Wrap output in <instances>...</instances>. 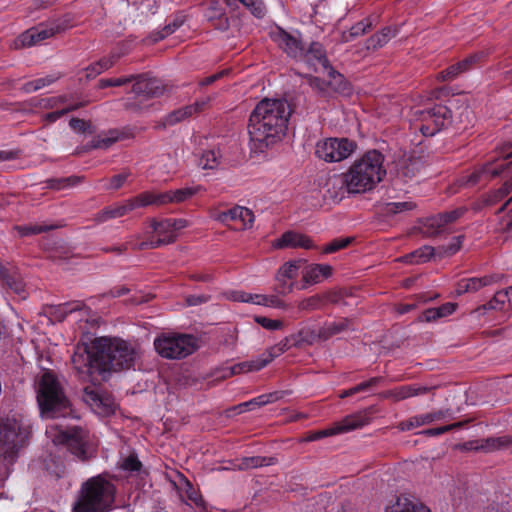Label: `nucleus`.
<instances>
[{"mask_svg":"<svg viewBox=\"0 0 512 512\" xmlns=\"http://www.w3.org/2000/svg\"><path fill=\"white\" fill-rule=\"evenodd\" d=\"M416 501L405 496H397L385 507V512H412Z\"/></svg>","mask_w":512,"mask_h":512,"instance_id":"37","label":"nucleus"},{"mask_svg":"<svg viewBox=\"0 0 512 512\" xmlns=\"http://www.w3.org/2000/svg\"><path fill=\"white\" fill-rule=\"evenodd\" d=\"M16 229L18 230V232L21 236H28V235L41 233V232L45 231L47 229V227L42 226V225H25V226H18V227H16Z\"/></svg>","mask_w":512,"mask_h":512,"instance_id":"58","label":"nucleus"},{"mask_svg":"<svg viewBox=\"0 0 512 512\" xmlns=\"http://www.w3.org/2000/svg\"><path fill=\"white\" fill-rule=\"evenodd\" d=\"M434 255V248L432 246H423L406 256L409 263L419 264L429 261Z\"/></svg>","mask_w":512,"mask_h":512,"instance_id":"42","label":"nucleus"},{"mask_svg":"<svg viewBox=\"0 0 512 512\" xmlns=\"http://www.w3.org/2000/svg\"><path fill=\"white\" fill-rule=\"evenodd\" d=\"M37 401L42 418L54 420L46 427L47 438L55 445H65L71 454L80 460L91 458L95 449L89 441L87 431L58 422L59 418L72 416L73 410L60 383L50 372H45L41 376Z\"/></svg>","mask_w":512,"mask_h":512,"instance_id":"1","label":"nucleus"},{"mask_svg":"<svg viewBox=\"0 0 512 512\" xmlns=\"http://www.w3.org/2000/svg\"><path fill=\"white\" fill-rule=\"evenodd\" d=\"M378 378H371L370 380L368 381H365V382H362L348 390H345L341 395L340 397L341 398H345V397H348V396H351V395H354L356 393H359V392H362V391H365L367 390L369 387L375 385L377 382H378Z\"/></svg>","mask_w":512,"mask_h":512,"instance_id":"51","label":"nucleus"},{"mask_svg":"<svg viewBox=\"0 0 512 512\" xmlns=\"http://www.w3.org/2000/svg\"><path fill=\"white\" fill-rule=\"evenodd\" d=\"M466 212L465 207H458L449 212L440 213L426 218L420 225V231L427 237L436 236L446 230V227L461 218Z\"/></svg>","mask_w":512,"mask_h":512,"instance_id":"15","label":"nucleus"},{"mask_svg":"<svg viewBox=\"0 0 512 512\" xmlns=\"http://www.w3.org/2000/svg\"><path fill=\"white\" fill-rule=\"evenodd\" d=\"M446 413L444 411H435L429 412L421 415H415L409 418L406 421H402L399 423L398 427L401 431H409L414 428L430 424L436 420L443 419Z\"/></svg>","mask_w":512,"mask_h":512,"instance_id":"26","label":"nucleus"},{"mask_svg":"<svg viewBox=\"0 0 512 512\" xmlns=\"http://www.w3.org/2000/svg\"><path fill=\"white\" fill-rule=\"evenodd\" d=\"M131 176L129 171H123L120 174L114 175L109 179H101L100 186L106 190H117L121 188L127 179Z\"/></svg>","mask_w":512,"mask_h":512,"instance_id":"41","label":"nucleus"},{"mask_svg":"<svg viewBox=\"0 0 512 512\" xmlns=\"http://www.w3.org/2000/svg\"><path fill=\"white\" fill-rule=\"evenodd\" d=\"M148 196L146 193H141L135 198L128 199L121 204H115L105 207L97 213L95 220L98 223H103L111 219H116L125 216L130 211L148 206Z\"/></svg>","mask_w":512,"mask_h":512,"instance_id":"17","label":"nucleus"},{"mask_svg":"<svg viewBox=\"0 0 512 512\" xmlns=\"http://www.w3.org/2000/svg\"><path fill=\"white\" fill-rule=\"evenodd\" d=\"M224 16V8L219 1L209 0L205 4V17L209 20L221 19Z\"/></svg>","mask_w":512,"mask_h":512,"instance_id":"44","label":"nucleus"},{"mask_svg":"<svg viewBox=\"0 0 512 512\" xmlns=\"http://www.w3.org/2000/svg\"><path fill=\"white\" fill-rule=\"evenodd\" d=\"M297 59L305 62L309 67L313 68L315 72H327L331 81H334L335 84L340 83L343 79L341 74L337 73L329 66L323 47L318 42L311 43L308 50L304 48V55Z\"/></svg>","mask_w":512,"mask_h":512,"instance_id":"11","label":"nucleus"},{"mask_svg":"<svg viewBox=\"0 0 512 512\" xmlns=\"http://www.w3.org/2000/svg\"><path fill=\"white\" fill-rule=\"evenodd\" d=\"M209 102V98L201 101H196L192 105H188L182 108H179L170 114H168L165 118L166 125H174L178 122L185 120L186 118L192 116L198 111L202 110L203 107Z\"/></svg>","mask_w":512,"mask_h":512,"instance_id":"28","label":"nucleus"},{"mask_svg":"<svg viewBox=\"0 0 512 512\" xmlns=\"http://www.w3.org/2000/svg\"><path fill=\"white\" fill-rule=\"evenodd\" d=\"M5 274L6 275L0 276V280L6 284L9 289H11L20 299H25L27 297L25 283L17 269L14 267H8Z\"/></svg>","mask_w":512,"mask_h":512,"instance_id":"27","label":"nucleus"},{"mask_svg":"<svg viewBox=\"0 0 512 512\" xmlns=\"http://www.w3.org/2000/svg\"><path fill=\"white\" fill-rule=\"evenodd\" d=\"M493 281H494V277H492V276L463 279L458 283L456 293L458 295H460L465 292H475L484 286L490 285Z\"/></svg>","mask_w":512,"mask_h":512,"instance_id":"30","label":"nucleus"},{"mask_svg":"<svg viewBox=\"0 0 512 512\" xmlns=\"http://www.w3.org/2000/svg\"><path fill=\"white\" fill-rule=\"evenodd\" d=\"M301 261L287 262L280 267L277 273V280L282 284L281 292L287 293L292 290L293 284L288 283V280H292L297 277Z\"/></svg>","mask_w":512,"mask_h":512,"instance_id":"29","label":"nucleus"},{"mask_svg":"<svg viewBox=\"0 0 512 512\" xmlns=\"http://www.w3.org/2000/svg\"><path fill=\"white\" fill-rule=\"evenodd\" d=\"M81 177L79 176H70L66 178H60V179H53L49 181V185L51 188L56 190L65 189L68 187L76 186L81 182Z\"/></svg>","mask_w":512,"mask_h":512,"instance_id":"48","label":"nucleus"},{"mask_svg":"<svg viewBox=\"0 0 512 512\" xmlns=\"http://www.w3.org/2000/svg\"><path fill=\"white\" fill-rule=\"evenodd\" d=\"M302 273L303 288H306L328 278L332 273V268L327 264H311L307 265Z\"/></svg>","mask_w":512,"mask_h":512,"instance_id":"23","label":"nucleus"},{"mask_svg":"<svg viewBox=\"0 0 512 512\" xmlns=\"http://www.w3.org/2000/svg\"><path fill=\"white\" fill-rule=\"evenodd\" d=\"M77 107H78L77 105H71V106L62 108L60 110H56L54 112L47 113L44 116V120L47 121V122H50V123L55 122L59 118H61L63 115H65L66 113H68V112H70L72 110H75Z\"/></svg>","mask_w":512,"mask_h":512,"instance_id":"57","label":"nucleus"},{"mask_svg":"<svg viewBox=\"0 0 512 512\" xmlns=\"http://www.w3.org/2000/svg\"><path fill=\"white\" fill-rule=\"evenodd\" d=\"M220 154L218 150L211 149L203 152L199 160V166L202 169H214L220 163Z\"/></svg>","mask_w":512,"mask_h":512,"instance_id":"43","label":"nucleus"},{"mask_svg":"<svg viewBox=\"0 0 512 512\" xmlns=\"http://www.w3.org/2000/svg\"><path fill=\"white\" fill-rule=\"evenodd\" d=\"M216 219L228 226L234 224L233 228L238 230L251 228L255 220L253 212L243 206H235L223 211L216 216Z\"/></svg>","mask_w":512,"mask_h":512,"instance_id":"20","label":"nucleus"},{"mask_svg":"<svg viewBox=\"0 0 512 512\" xmlns=\"http://www.w3.org/2000/svg\"><path fill=\"white\" fill-rule=\"evenodd\" d=\"M273 247L283 249V248H304V249H312L314 248L312 240L300 233L288 231L285 232L280 238L276 239L273 242Z\"/></svg>","mask_w":512,"mask_h":512,"instance_id":"22","label":"nucleus"},{"mask_svg":"<svg viewBox=\"0 0 512 512\" xmlns=\"http://www.w3.org/2000/svg\"><path fill=\"white\" fill-rule=\"evenodd\" d=\"M116 488L102 475L89 478L81 485L74 512H109L115 503Z\"/></svg>","mask_w":512,"mask_h":512,"instance_id":"4","label":"nucleus"},{"mask_svg":"<svg viewBox=\"0 0 512 512\" xmlns=\"http://www.w3.org/2000/svg\"><path fill=\"white\" fill-rule=\"evenodd\" d=\"M264 465H266L265 458H262L259 456H253V457H246V458L242 459L239 467L241 469H250V468L262 467Z\"/></svg>","mask_w":512,"mask_h":512,"instance_id":"54","label":"nucleus"},{"mask_svg":"<svg viewBox=\"0 0 512 512\" xmlns=\"http://www.w3.org/2000/svg\"><path fill=\"white\" fill-rule=\"evenodd\" d=\"M349 321L347 319H341L337 321H331L325 323L321 328L319 335L324 339H328L334 335H337L348 328Z\"/></svg>","mask_w":512,"mask_h":512,"instance_id":"36","label":"nucleus"},{"mask_svg":"<svg viewBox=\"0 0 512 512\" xmlns=\"http://www.w3.org/2000/svg\"><path fill=\"white\" fill-rule=\"evenodd\" d=\"M508 298L504 290L495 293L494 297L483 306L484 309L503 310L508 305Z\"/></svg>","mask_w":512,"mask_h":512,"instance_id":"46","label":"nucleus"},{"mask_svg":"<svg viewBox=\"0 0 512 512\" xmlns=\"http://www.w3.org/2000/svg\"><path fill=\"white\" fill-rule=\"evenodd\" d=\"M495 197L499 200H502L505 197H509V200L506 201L505 206L509 205L512 199V180L505 182L504 185L496 192Z\"/></svg>","mask_w":512,"mask_h":512,"instance_id":"59","label":"nucleus"},{"mask_svg":"<svg viewBox=\"0 0 512 512\" xmlns=\"http://www.w3.org/2000/svg\"><path fill=\"white\" fill-rule=\"evenodd\" d=\"M456 307L457 305L455 303L447 302L439 307L425 310L421 316V319L426 322H431L440 318L447 317L455 312Z\"/></svg>","mask_w":512,"mask_h":512,"instance_id":"33","label":"nucleus"},{"mask_svg":"<svg viewBox=\"0 0 512 512\" xmlns=\"http://www.w3.org/2000/svg\"><path fill=\"white\" fill-rule=\"evenodd\" d=\"M512 445V437L501 436L496 438H488L481 445V449L486 452L500 450Z\"/></svg>","mask_w":512,"mask_h":512,"instance_id":"39","label":"nucleus"},{"mask_svg":"<svg viewBox=\"0 0 512 512\" xmlns=\"http://www.w3.org/2000/svg\"><path fill=\"white\" fill-rule=\"evenodd\" d=\"M102 351L103 372L130 369L139 357L138 349L129 342L118 338H106Z\"/></svg>","mask_w":512,"mask_h":512,"instance_id":"6","label":"nucleus"},{"mask_svg":"<svg viewBox=\"0 0 512 512\" xmlns=\"http://www.w3.org/2000/svg\"><path fill=\"white\" fill-rule=\"evenodd\" d=\"M83 400L95 414L101 417H108L114 414L117 409L115 399L109 394L98 391L96 388L86 387L83 393Z\"/></svg>","mask_w":512,"mask_h":512,"instance_id":"18","label":"nucleus"},{"mask_svg":"<svg viewBox=\"0 0 512 512\" xmlns=\"http://www.w3.org/2000/svg\"><path fill=\"white\" fill-rule=\"evenodd\" d=\"M28 436V431L15 418L0 420V456L12 460L16 451L21 447Z\"/></svg>","mask_w":512,"mask_h":512,"instance_id":"9","label":"nucleus"},{"mask_svg":"<svg viewBox=\"0 0 512 512\" xmlns=\"http://www.w3.org/2000/svg\"><path fill=\"white\" fill-rule=\"evenodd\" d=\"M428 391L425 386L404 385L396 387L388 392V396L396 401L404 400L413 396L424 394Z\"/></svg>","mask_w":512,"mask_h":512,"instance_id":"31","label":"nucleus"},{"mask_svg":"<svg viewBox=\"0 0 512 512\" xmlns=\"http://www.w3.org/2000/svg\"><path fill=\"white\" fill-rule=\"evenodd\" d=\"M502 160H497L494 164H486L481 169L473 171L466 180L461 179V184L464 185H476L483 178L486 177H495L503 173L505 169H507L511 164L512 160V144H509L507 147L503 149L501 152Z\"/></svg>","mask_w":512,"mask_h":512,"instance_id":"14","label":"nucleus"},{"mask_svg":"<svg viewBox=\"0 0 512 512\" xmlns=\"http://www.w3.org/2000/svg\"><path fill=\"white\" fill-rule=\"evenodd\" d=\"M415 207L416 205L412 201L389 202L383 206L382 211L385 215L389 216L411 211Z\"/></svg>","mask_w":512,"mask_h":512,"instance_id":"40","label":"nucleus"},{"mask_svg":"<svg viewBox=\"0 0 512 512\" xmlns=\"http://www.w3.org/2000/svg\"><path fill=\"white\" fill-rule=\"evenodd\" d=\"M370 27L371 22L368 20L359 22L351 28L350 34L352 36L363 35Z\"/></svg>","mask_w":512,"mask_h":512,"instance_id":"64","label":"nucleus"},{"mask_svg":"<svg viewBox=\"0 0 512 512\" xmlns=\"http://www.w3.org/2000/svg\"><path fill=\"white\" fill-rule=\"evenodd\" d=\"M133 77H119L114 79H101L99 81L100 88L112 87V86H122L128 82H131Z\"/></svg>","mask_w":512,"mask_h":512,"instance_id":"56","label":"nucleus"},{"mask_svg":"<svg viewBox=\"0 0 512 512\" xmlns=\"http://www.w3.org/2000/svg\"><path fill=\"white\" fill-rule=\"evenodd\" d=\"M105 337L96 338L90 344H78L72 355V364L80 378L90 381L94 373L103 372L102 351Z\"/></svg>","mask_w":512,"mask_h":512,"instance_id":"5","label":"nucleus"},{"mask_svg":"<svg viewBox=\"0 0 512 512\" xmlns=\"http://www.w3.org/2000/svg\"><path fill=\"white\" fill-rule=\"evenodd\" d=\"M351 242L352 238L350 237L334 239L322 249V252L325 254L334 253L347 247Z\"/></svg>","mask_w":512,"mask_h":512,"instance_id":"49","label":"nucleus"},{"mask_svg":"<svg viewBox=\"0 0 512 512\" xmlns=\"http://www.w3.org/2000/svg\"><path fill=\"white\" fill-rule=\"evenodd\" d=\"M279 399H280V394L278 392L262 394V395L256 397V401H258V407L273 403Z\"/></svg>","mask_w":512,"mask_h":512,"instance_id":"62","label":"nucleus"},{"mask_svg":"<svg viewBox=\"0 0 512 512\" xmlns=\"http://www.w3.org/2000/svg\"><path fill=\"white\" fill-rule=\"evenodd\" d=\"M290 114L285 100L265 98L258 102L248 123L253 148L263 151L279 142L285 135Z\"/></svg>","mask_w":512,"mask_h":512,"instance_id":"2","label":"nucleus"},{"mask_svg":"<svg viewBox=\"0 0 512 512\" xmlns=\"http://www.w3.org/2000/svg\"><path fill=\"white\" fill-rule=\"evenodd\" d=\"M134 79L135 83L132 90L137 95L156 96L163 92L160 81L156 78L140 75Z\"/></svg>","mask_w":512,"mask_h":512,"instance_id":"25","label":"nucleus"},{"mask_svg":"<svg viewBox=\"0 0 512 512\" xmlns=\"http://www.w3.org/2000/svg\"><path fill=\"white\" fill-rule=\"evenodd\" d=\"M333 435H336V434L333 429V426H331L329 428L310 433L307 436L306 441H316V440H319V439H322L325 437H329V436H333Z\"/></svg>","mask_w":512,"mask_h":512,"instance_id":"60","label":"nucleus"},{"mask_svg":"<svg viewBox=\"0 0 512 512\" xmlns=\"http://www.w3.org/2000/svg\"><path fill=\"white\" fill-rule=\"evenodd\" d=\"M460 73H463V68H461L459 63H457L440 72L438 78L443 81H451L455 79Z\"/></svg>","mask_w":512,"mask_h":512,"instance_id":"53","label":"nucleus"},{"mask_svg":"<svg viewBox=\"0 0 512 512\" xmlns=\"http://www.w3.org/2000/svg\"><path fill=\"white\" fill-rule=\"evenodd\" d=\"M155 350L167 359H181L197 349V339L188 334H163L154 340Z\"/></svg>","mask_w":512,"mask_h":512,"instance_id":"7","label":"nucleus"},{"mask_svg":"<svg viewBox=\"0 0 512 512\" xmlns=\"http://www.w3.org/2000/svg\"><path fill=\"white\" fill-rule=\"evenodd\" d=\"M290 347V338L286 337L275 346L269 348L254 360L239 363L231 368V374L259 371L267 366L274 358L280 356Z\"/></svg>","mask_w":512,"mask_h":512,"instance_id":"13","label":"nucleus"},{"mask_svg":"<svg viewBox=\"0 0 512 512\" xmlns=\"http://www.w3.org/2000/svg\"><path fill=\"white\" fill-rule=\"evenodd\" d=\"M230 298L237 302L252 303L263 306L270 305V299L268 297L260 294L246 293L244 291H233L230 293Z\"/></svg>","mask_w":512,"mask_h":512,"instance_id":"34","label":"nucleus"},{"mask_svg":"<svg viewBox=\"0 0 512 512\" xmlns=\"http://www.w3.org/2000/svg\"><path fill=\"white\" fill-rule=\"evenodd\" d=\"M59 78H60L59 73H53V74L47 75L45 77H41V78H38V79H35L32 81H28L22 86V90L26 93H32V92H35V91L42 89L46 86L51 85Z\"/></svg>","mask_w":512,"mask_h":512,"instance_id":"35","label":"nucleus"},{"mask_svg":"<svg viewBox=\"0 0 512 512\" xmlns=\"http://www.w3.org/2000/svg\"><path fill=\"white\" fill-rule=\"evenodd\" d=\"M484 54L482 52L472 54L468 57H466L461 62H458L459 65H461V68H463V72L469 70L476 62H478Z\"/></svg>","mask_w":512,"mask_h":512,"instance_id":"61","label":"nucleus"},{"mask_svg":"<svg viewBox=\"0 0 512 512\" xmlns=\"http://www.w3.org/2000/svg\"><path fill=\"white\" fill-rule=\"evenodd\" d=\"M457 426H459V424H451V425H446L443 427L426 429L422 433L425 435H428V436H439L445 432L452 430L453 428H455Z\"/></svg>","mask_w":512,"mask_h":512,"instance_id":"63","label":"nucleus"},{"mask_svg":"<svg viewBox=\"0 0 512 512\" xmlns=\"http://www.w3.org/2000/svg\"><path fill=\"white\" fill-rule=\"evenodd\" d=\"M244 6L250 9L257 18L265 15V7L261 0H239Z\"/></svg>","mask_w":512,"mask_h":512,"instance_id":"50","label":"nucleus"},{"mask_svg":"<svg viewBox=\"0 0 512 512\" xmlns=\"http://www.w3.org/2000/svg\"><path fill=\"white\" fill-rule=\"evenodd\" d=\"M53 27L38 25L23 32L14 42L15 48H24L37 45L55 34Z\"/></svg>","mask_w":512,"mask_h":512,"instance_id":"21","label":"nucleus"},{"mask_svg":"<svg viewBox=\"0 0 512 512\" xmlns=\"http://www.w3.org/2000/svg\"><path fill=\"white\" fill-rule=\"evenodd\" d=\"M396 35V30L391 27L382 29L381 32L371 36L368 40V48L377 49L384 46Z\"/></svg>","mask_w":512,"mask_h":512,"instance_id":"38","label":"nucleus"},{"mask_svg":"<svg viewBox=\"0 0 512 512\" xmlns=\"http://www.w3.org/2000/svg\"><path fill=\"white\" fill-rule=\"evenodd\" d=\"M384 158L376 150L365 153L343 174L344 185L350 194L366 193L373 190L386 174Z\"/></svg>","mask_w":512,"mask_h":512,"instance_id":"3","label":"nucleus"},{"mask_svg":"<svg viewBox=\"0 0 512 512\" xmlns=\"http://www.w3.org/2000/svg\"><path fill=\"white\" fill-rule=\"evenodd\" d=\"M127 51L128 48L126 46L119 50L113 51L110 57L103 58L99 60L95 65H93L90 69V72L88 73V76H95L109 69L121 56L125 55Z\"/></svg>","mask_w":512,"mask_h":512,"instance_id":"32","label":"nucleus"},{"mask_svg":"<svg viewBox=\"0 0 512 512\" xmlns=\"http://www.w3.org/2000/svg\"><path fill=\"white\" fill-rule=\"evenodd\" d=\"M120 468L124 471L130 472V473H141L142 464L138 460L137 456L134 454H130L127 457H125L121 463Z\"/></svg>","mask_w":512,"mask_h":512,"instance_id":"45","label":"nucleus"},{"mask_svg":"<svg viewBox=\"0 0 512 512\" xmlns=\"http://www.w3.org/2000/svg\"><path fill=\"white\" fill-rule=\"evenodd\" d=\"M255 321L259 325H261L263 328H265L267 330H271V331L280 330L283 327L282 321L276 320V319H270V318L263 317V316L255 317Z\"/></svg>","mask_w":512,"mask_h":512,"instance_id":"52","label":"nucleus"},{"mask_svg":"<svg viewBox=\"0 0 512 512\" xmlns=\"http://www.w3.org/2000/svg\"><path fill=\"white\" fill-rule=\"evenodd\" d=\"M462 238L463 237H461V236L453 238L450 244L441 247L440 253L442 255H447V256L455 254L461 247Z\"/></svg>","mask_w":512,"mask_h":512,"instance_id":"55","label":"nucleus"},{"mask_svg":"<svg viewBox=\"0 0 512 512\" xmlns=\"http://www.w3.org/2000/svg\"><path fill=\"white\" fill-rule=\"evenodd\" d=\"M451 118L450 110L443 105L413 112L412 126L425 137H431L441 131Z\"/></svg>","mask_w":512,"mask_h":512,"instance_id":"8","label":"nucleus"},{"mask_svg":"<svg viewBox=\"0 0 512 512\" xmlns=\"http://www.w3.org/2000/svg\"><path fill=\"white\" fill-rule=\"evenodd\" d=\"M269 36L288 56L297 59L304 55V45L298 31L288 32L274 26L270 28Z\"/></svg>","mask_w":512,"mask_h":512,"instance_id":"12","label":"nucleus"},{"mask_svg":"<svg viewBox=\"0 0 512 512\" xmlns=\"http://www.w3.org/2000/svg\"><path fill=\"white\" fill-rule=\"evenodd\" d=\"M34 106L43 108V109H52L57 108L60 104L64 103L66 101V97L64 96H53V97H46L41 99H35L33 100Z\"/></svg>","mask_w":512,"mask_h":512,"instance_id":"47","label":"nucleus"},{"mask_svg":"<svg viewBox=\"0 0 512 512\" xmlns=\"http://www.w3.org/2000/svg\"><path fill=\"white\" fill-rule=\"evenodd\" d=\"M355 148L356 144L347 138H327L317 143L315 154L326 162H340L348 158Z\"/></svg>","mask_w":512,"mask_h":512,"instance_id":"10","label":"nucleus"},{"mask_svg":"<svg viewBox=\"0 0 512 512\" xmlns=\"http://www.w3.org/2000/svg\"><path fill=\"white\" fill-rule=\"evenodd\" d=\"M369 423V417L365 412H358L346 416L341 421L333 424L335 434H343L361 428Z\"/></svg>","mask_w":512,"mask_h":512,"instance_id":"24","label":"nucleus"},{"mask_svg":"<svg viewBox=\"0 0 512 512\" xmlns=\"http://www.w3.org/2000/svg\"><path fill=\"white\" fill-rule=\"evenodd\" d=\"M151 228L157 236L156 240L143 241L138 244H134L132 241H128L127 244L134 249H152L164 244L172 243L177 238V234L173 232L172 226L168 219L161 221H151Z\"/></svg>","mask_w":512,"mask_h":512,"instance_id":"19","label":"nucleus"},{"mask_svg":"<svg viewBox=\"0 0 512 512\" xmlns=\"http://www.w3.org/2000/svg\"><path fill=\"white\" fill-rule=\"evenodd\" d=\"M200 185L182 187L175 190H168L162 193L145 192L148 196L149 205L180 204L188 201L193 196L203 191Z\"/></svg>","mask_w":512,"mask_h":512,"instance_id":"16","label":"nucleus"}]
</instances>
